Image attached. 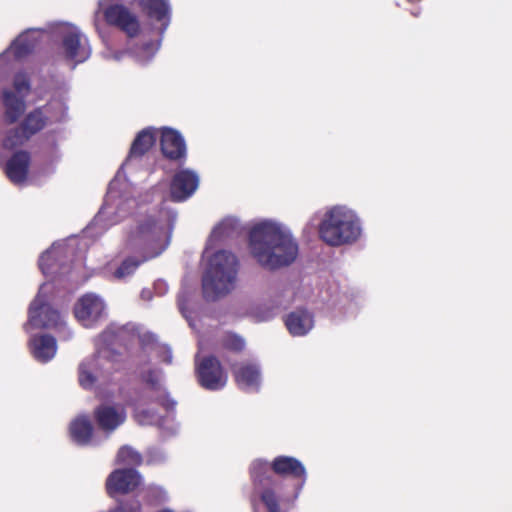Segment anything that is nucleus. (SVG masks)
Listing matches in <instances>:
<instances>
[{"mask_svg":"<svg viewBox=\"0 0 512 512\" xmlns=\"http://www.w3.org/2000/svg\"><path fill=\"white\" fill-rule=\"evenodd\" d=\"M247 250L263 269L275 271L291 265L298 257L299 245L291 229L274 219H262L248 230Z\"/></svg>","mask_w":512,"mask_h":512,"instance_id":"obj_1","label":"nucleus"},{"mask_svg":"<svg viewBox=\"0 0 512 512\" xmlns=\"http://www.w3.org/2000/svg\"><path fill=\"white\" fill-rule=\"evenodd\" d=\"M121 329L113 325L104 330L96 341V353L79 365V383L91 389L101 378H106L120 368V355L112 348Z\"/></svg>","mask_w":512,"mask_h":512,"instance_id":"obj_2","label":"nucleus"},{"mask_svg":"<svg viewBox=\"0 0 512 512\" xmlns=\"http://www.w3.org/2000/svg\"><path fill=\"white\" fill-rule=\"evenodd\" d=\"M207 247L204 257L207 265L203 274L202 286L206 298L216 300L230 294L237 286L239 262L237 257L227 250L213 253Z\"/></svg>","mask_w":512,"mask_h":512,"instance_id":"obj_3","label":"nucleus"},{"mask_svg":"<svg viewBox=\"0 0 512 512\" xmlns=\"http://www.w3.org/2000/svg\"><path fill=\"white\" fill-rule=\"evenodd\" d=\"M317 226L320 239L332 247L352 244L362 233L358 215L345 205L328 207Z\"/></svg>","mask_w":512,"mask_h":512,"instance_id":"obj_4","label":"nucleus"},{"mask_svg":"<svg viewBox=\"0 0 512 512\" xmlns=\"http://www.w3.org/2000/svg\"><path fill=\"white\" fill-rule=\"evenodd\" d=\"M168 231L152 217L137 221L127 232L126 244L131 249L143 250L144 258L158 256L169 244Z\"/></svg>","mask_w":512,"mask_h":512,"instance_id":"obj_5","label":"nucleus"},{"mask_svg":"<svg viewBox=\"0 0 512 512\" xmlns=\"http://www.w3.org/2000/svg\"><path fill=\"white\" fill-rule=\"evenodd\" d=\"M121 172L120 170L117 177L110 183L104 205L95 218L97 222H102L106 226L117 223L127 216L136 206L135 199L129 194H121L119 191V177Z\"/></svg>","mask_w":512,"mask_h":512,"instance_id":"obj_6","label":"nucleus"},{"mask_svg":"<svg viewBox=\"0 0 512 512\" xmlns=\"http://www.w3.org/2000/svg\"><path fill=\"white\" fill-rule=\"evenodd\" d=\"M50 290V285L46 283L40 287L36 298L30 305L29 320L26 324L27 330L31 328H53L63 324L60 314L52 309L47 302Z\"/></svg>","mask_w":512,"mask_h":512,"instance_id":"obj_7","label":"nucleus"},{"mask_svg":"<svg viewBox=\"0 0 512 512\" xmlns=\"http://www.w3.org/2000/svg\"><path fill=\"white\" fill-rule=\"evenodd\" d=\"M30 92V83L24 73H18L13 80V89H4L2 102L5 108V118L8 122H16L26 109L25 97Z\"/></svg>","mask_w":512,"mask_h":512,"instance_id":"obj_8","label":"nucleus"},{"mask_svg":"<svg viewBox=\"0 0 512 512\" xmlns=\"http://www.w3.org/2000/svg\"><path fill=\"white\" fill-rule=\"evenodd\" d=\"M74 315L83 327L93 328L106 318V304L99 295L87 293L76 302Z\"/></svg>","mask_w":512,"mask_h":512,"instance_id":"obj_9","label":"nucleus"},{"mask_svg":"<svg viewBox=\"0 0 512 512\" xmlns=\"http://www.w3.org/2000/svg\"><path fill=\"white\" fill-rule=\"evenodd\" d=\"M62 53L74 64L84 62L91 55L88 39L81 31L72 25L62 27Z\"/></svg>","mask_w":512,"mask_h":512,"instance_id":"obj_10","label":"nucleus"},{"mask_svg":"<svg viewBox=\"0 0 512 512\" xmlns=\"http://www.w3.org/2000/svg\"><path fill=\"white\" fill-rule=\"evenodd\" d=\"M66 114V106L62 100L51 101L44 109H37L26 117L23 131L28 137L42 129L46 120L60 121Z\"/></svg>","mask_w":512,"mask_h":512,"instance_id":"obj_11","label":"nucleus"},{"mask_svg":"<svg viewBox=\"0 0 512 512\" xmlns=\"http://www.w3.org/2000/svg\"><path fill=\"white\" fill-rule=\"evenodd\" d=\"M141 484V477L131 468L116 469L106 480V490L110 497L133 492Z\"/></svg>","mask_w":512,"mask_h":512,"instance_id":"obj_12","label":"nucleus"},{"mask_svg":"<svg viewBox=\"0 0 512 512\" xmlns=\"http://www.w3.org/2000/svg\"><path fill=\"white\" fill-rule=\"evenodd\" d=\"M197 374L200 384L209 390L221 389L227 382V375L223 371L220 362L214 357L199 360Z\"/></svg>","mask_w":512,"mask_h":512,"instance_id":"obj_13","label":"nucleus"},{"mask_svg":"<svg viewBox=\"0 0 512 512\" xmlns=\"http://www.w3.org/2000/svg\"><path fill=\"white\" fill-rule=\"evenodd\" d=\"M104 16L109 24L118 26L129 37H135L140 31L139 20L126 7L114 4L105 9Z\"/></svg>","mask_w":512,"mask_h":512,"instance_id":"obj_14","label":"nucleus"},{"mask_svg":"<svg viewBox=\"0 0 512 512\" xmlns=\"http://www.w3.org/2000/svg\"><path fill=\"white\" fill-rule=\"evenodd\" d=\"M199 186V176L196 172L183 169L178 171L171 182L170 195L174 201H184L191 197Z\"/></svg>","mask_w":512,"mask_h":512,"instance_id":"obj_15","label":"nucleus"},{"mask_svg":"<svg viewBox=\"0 0 512 512\" xmlns=\"http://www.w3.org/2000/svg\"><path fill=\"white\" fill-rule=\"evenodd\" d=\"M97 427L111 434L126 420V412L121 406L101 405L94 412Z\"/></svg>","mask_w":512,"mask_h":512,"instance_id":"obj_16","label":"nucleus"},{"mask_svg":"<svg viewBox=\"0 0 512 512\" xmlns=\"http://www.w3.org/2000/svg\"><path fill=\"white\" fill-rule=\"evenodd\" d=\"M285 326L294 337L307 335L315 325L314 315L307 309L299 308L285 316Z\"/></svg>","mask_w":512,"mask_h":512,"instance_id":"obj_17","label":"nucleus"},{"mask_svg":"<svg viewBox=\"0 0 512 512\" xmlns=\"http://www.w3.org/2000/svg\"><path fill=\"white\" fill-rule=\"evenodd\" d=\"M139 5L152 21L159 23L158 30L163 33L170 23L168 0H140Z\"/></svg>","mask_w":512,"mask_h":512,"instance_id":"obj_18","label":"nucleus"},{"mask_svg":"<svg viewBox=\"0 0 512 512\" xmlns=\"http://www.w3.org/2000/svg\"><path fill=\"white\" fill-rule=\"evenodd\" d=\"M43 32L38 29H29L21 34L0 56V60L7 55L13 54L16 58L26 56L32 51L41 39Z\"/></svg>","mask_w":512,"mask_h":512,"instance_id":"obj_19","label":"nucleus"},{"mask_svg":"<svg viewBox=\"0 0 512 512\" xmlns=\"http://www.w3.org/2000/svg\"><path fill=\"white\" fill-rule=\"evenodd\" d=\"M30 352L38 362L46 363L54 358L57 352V343L49 335L34 336L29 341Z\"/></svg>","mask_w":512,"mask_h":512,"instance_id":"obj_20","label":"nucleus"},{"mask_svg":"<svg viewBox=\"0 0 512 512\" xmlns=\"http://www.w3.org/2000/svg\"><path fill=\"white\" fill-rule=\"evenodd\" d=\"M161 149L163 154L171 159H179L186 154L184 139L176 130L170 128L161 131Z\"/></svg>","mask_w":512,"mask_h":512,"instance_id":"obj_21","label":"nucleus"},{"mask_svg":"<svg viewBox=\"0 0 512 512\" xmlns=\"http://www.w3.org/2000/svg\"><path fill=\"white\" fill-rule=\"evenodd\" d=\"M235 379L241 389L256 391L261 384V371L254 363L242 364L234 371Z\"/></svg>","mask_w":512,"mask_h":512,"instance_id":"obj_22","label":"nucleus"},{"mask_svg":"<svg viewBox=\"0 0 512 512\" xmlns=\"http://www.w3.org/2000/svg\"><path fill=\"white\" fill-rule=\"evenodd\" d=\"M156 140V132L155 130L149 128L142 130L132 143L129 156L125 163L121 167V171H124L126 168L130 167L133 161L139 156L143 155L146 151H148Z\"/></svg>","mask_w":512,"mask_h":512,"instance_id":"obj_23","label":"nucleus"},{"mask_svg":"<svg viewBox=\"0 0 512 512\" xmlns=\"http://www.w3.org/2000/svg\"><path fill=\"white\" fill-rule=\"evenodd\" d=\"M67 255V246L64 243H54L39 259V267L44 275L54 274L58 271L60 262Z\"/></svg>","mask_w":512,"mask_h":512,"instance_id":"obj_24","label":"nucleus"},{"mask_svg":"<svg viewBox=\"0 0 512 512\" xmlns=\"http://www.w3.org/2000/svg\"><path fill=\"white\" fill-rule=\"evenodd\" d=\"M29 163L28 153L23 151L15 153L6 165V174L9 179L15 184L23 183L27 177Z\"/></svg>","mask_w":512,"mask_h":512,"instance_id":"obj_25","label":"nucleus"},{"mask_svg":"<svg viewBox=\"0 0 512 512\" xmlns=\"http://www.w3.org/2000/svg\"><path fill=\"white\" fill-rule=\"evenodd\" d=\"M241 231L240 221L233 216L223 218L213 229L208 241V247L212 248L215 241H220L228 237L239 234Z\"/></svg>","mask_w":512,"mask_h":512,"instance_id":"obj_26","label":"nucleus"},{"mask_svg":"<svg viewBox=\"0 0 512 512\" xmlns=\"http://www.w3.org/2000/svg\"><path fill=\"white\" fill-rule=\"evenodd\" d=\"M272 469L280 475L305 477L306 471L302 463L293 457L279 456L272 462Z\"/></svg>","mask_w":512,"mask_h":512,"instance_id":"obj_27","label":"nucleus"},{"mask_svg":"<svg viewBox=\"0 0 512 512\" xmlns=\"http://www.w3.org/2000/svg\"><path fill=\"white\" fill-rule=\"evenodd\" d=\"M69 432L74 442L84 445L89 443L93 427L86 416H78L71 422Z\"/></svg>","mask_w":512,"mask_h":512,"instance_id":"obj_28","label":"nucleus"},{"mask_svg":"<svg viewBox=\"0 0 512 512\" xmlns=\"http://www.w3.org/2000/svg\"><path fill=\"white\" fill-rule=\"evenodd\" d=\"M259 503L267 512H281V500L275 485L261 490Z\"/></svg>","mask_w":512,"mask_h":512,"instance_id":"obj_29","label":"nucleus"},{"mask_svg":"<svg viewBox=\"0 0 512 512\" xmlns=\"http://www.w3.org/2000/svg\"><path fill=\"white\" fill-rule=\"evenodd\" d=\"M159 49V43L151 41L129 52L131 57L140 65L150 62Z\"/></svg>","mask_w":512,"mask_h":512,"instance_id":"obj_30","label":"nucleus"},{"mask_svg":"<svg viewBox=\"0 0 512 512\" xmlns=\"http://www.w3.org/2000/svg\"><path fill=\"white\" fill-rule=\"evenodd\" d=\"M142 461L141 455L130 446H123L119 449L117 454V463L135 466Z\"/></svg>","mask_w":512,"mask_h":512,"instance_id":"obj_31","label":"nucleus"},{"mask_svg":"<svg viewBox=\"0 0 512 512\" xmlns=\"http://www.w3.org/2000/svg\"><path fill=\"white\" fill-rule=\"evenodd\" d=\"M139 261L134 260L133 258H128L124 260L121 265L115 270L113 276L115 279L122 280L126 277L130 276L135 272L137 267L139 266Z\"/></svg>","mask_w":512,"mask_h":512,"instance_id":"obj_32","label":"nucleus"},{"mask_svg":"<svg viewBox=\"0 0 512 512\" xmlns=\"http://www.w3.org/2000/svg\"><path fill=\"white\" fill-rule=\"evenodd\" d=\"M28 139V135L21 129H14L10 131L4 139V147L7 149H13L19 145H22Z\"/></svg>","mask_w":512,"mask_h":512,"instance_id":"obj_33","label":"nucleus"},{"mask_svg":"<svg viewBox=\"0 0 512 512\" xmlns=\"http://www.w3.org/2000/svg\"><path fill=\"white\" fill-rule=\"evenodd\" d=\"M250 316L257 322H265L275 316V309L269 305H260L250 310Z\"/></svg>","mask_w":512,"mask_h":512,"instance_id":"obj_34","label":"nucleus"},{"mask_svg":"<svg viewBox=\"0 0 512 512\" xmlns=\"http://www.w3.org/2000/svg\"><path fill=\"white\" fill-rule=\"evenodd\" d=\"M136 420L141 425H161L162 419L148 410L138 411Z\"/></svg>","mask_w":512,"mask_h":512,"instance_id":"obj_35","label":"nucleus"},{"mask_svg":"<svg viewBox=\"0 0 512 512\" xmlns=\"http://www.w3.org/2000/svg\"><path fill=\"white\" fill-rule=\"evenodd\" d=\"M269 471V465L262 460H255L251 465V474L254 481L261 482V477Z\"/></svg>","mask_w":512,"mask_h":512,"instance_id":"obj_36","label":"nucleus"},{"mask_svg":"<svg viewBox=\"0 0 512 512\" xmlns=\"http://www.w3.org/2000/svg\"><path fill=\"white\" fill-rule=\"evenodd\" d=\"M110 512H140V503L137 500L123 501Z\"/></svg>","mask_w":512,"mask_h":512,"instance_id":"obj_37","label":"nucleus"},{"mask_svg":"<svg viewBox=\"0 0 512 512\" xmlns=\"http://www.w3.org/2000/svg\"><path fill=\"white\" fill-rule=\"evenodd\" d=\"M225 345L229 349L239 351L244 347V340L236 335H229L226 338Z\"/></svg>","mask_w":512,"mask_h":512,"instance_id":"obj_38","label":"nucleus"},{"mask_svg":"<svg viewBox=\"0 0 512 512\" xmlns=\"http://www.w3.org/2000/svg\"><path fill=\"white\" fill-rule=\"evenodd\" d=\"M143 378L148 384H151L152 387L159 389L161 379L159 371H149L143 374Z\"/></svg>","mask_w":512,"mask_h":512,"instance_id":"obj_39","label":"nucleus"},{"mask_svg":"<svg viewBox=\"0 0 512 512\" xmlns=\"http://www.w3.org/2000/svg\"><path fill=\"white\" fill-rule=\"evenodd\" d=\"M126 53H127V52H125V51H115V52H113V51H107V52L105 53V57H106L107 59H113V60H115V61H120V60H122L123 56H124Z\"/></svg>","mask_w":512,"mask_h":512,"instance_id":"obj_40","label":"nucleus"},{"mask_svg":"<svg viewBox=\"0 0 512 512\" xmlns=\"http://www.w3.org/2000/svg\"><path fill=\"white\" fill-rule=\"evenodd\" d=\"M179 309H180V311H181L182 315H183V316L187 319V321L189 322V325H190L191 327H194V325H193V323H192V321H191L190 317H189V316H188V314H187V311H186V305H185V303H184V301H183L182 299H180V300H179Z\"/></svg>","mask_w":512,"mask_h":512,"instance_id":"obj_41","label":"nucleus"},{"mask_svg":"<svg viewBox=\"0 0 512 512\" xmlns=\"http://www.w3.org/2000/svg\"><path fill=\"white\" fill-rule=\"evenodd\" d=\"M162 350H163V353L165 354V358L163 359V361L166 363H171L172 353H171L170 349L167 347H162Z\"/></svg>","mask_w":512,"mask_h":512,"instance_id":"obj_42","label":"nucleus"},{"mask_svg":"<svg viewBox=\"0 0 512 512\" xmlns=\"http://www.w3.org/2000/svg\"><path fill=\"white\" fill-rule=\"evenodd\" d=\"M148 294H150V291H147V294H146V292H145V291H143V292H142L143 297H144V296H145V297H148Z\"/></svg>","mask_w":512,"mask_h":512,"instance_id":"obj_43","label":"nucleus"},{"mask_svg":"<svg viewBox=\"0 0 512 512\" xmlns=\"http://www.w3.org/2000/svg\"><path fill=\"white\" fill-rule=\"evenodd\" d=\"M148 294H150V291H147V294H146V292H145V291H143V292H142L143 297H144V296H145V297H148Z\"/></svg>","mask_w":512,"mask_h":512,"instance_id":"obj_44","label":"nucleus"},{"mask_svg":"<svg viewBox=\"0 0 512 512\" xmlns=\"http://www.w3.org/2000/svg\"><path fill=\"white\" fill-rule=\"evenodd\" d=\"M148 294H150V291H147V294H146V292H145V291H143V292H142L143 297H144V296H145V297H148Z\"/></svg>","mask_w":512,"mask_h":512,"instance_id":"obj_45","label":"nucleus"},{"mask_svg":"<svg viewBox=\"0 0 512 512\" xmlns=\"http://www.w3.org/2000/svg\"><path fill=\"white\" fill-rule=\"evenodd\" d=\"M256 512H259V507L256 508Z\"/></svg>","mask_w":512,"mask_h":512,"instance_id":"obj_46","label":"nucleus"}]
</instances>
